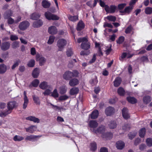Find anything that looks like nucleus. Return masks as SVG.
<instances>
[{"instance_id": "obj_61", "label": "nucleus", "mask_w": 152, "mask_h": 152, "mask_svg": "<svg viewBox=\"0 0 152 152\" xmlns=\"http://www.w3.org/2000/svg\"><path fill=\"white\" fill-rule=\"evenodd\" d=\"M50 105L53 107H54L55 108L54 109V110H58L60 111V112L61 111V110H63L64 109L65 110V109H64L63 107H59L56 105H55L52 103H50Z\"/></svg>"}, {"instance_id": "obj_17", "label": "nucleus", "mask_w": 152, "mask_h": 152, "mask_svg": "<svg viewBox=\"0 0 152 152\" xmlns=\"http://www.w3.org/2000/svg\"><path fill=\"white\" fill-rule=\"evenodd\" d=\"M133 7L132 6H128L125 8L124 10L119 11L120 13H124L129 14L133 9Z\"/></svg>"}, {"instance_id": "obj_47", "label": "nucleus", "mask_w": 152, "mask_h": 152, "mask_svg": "<svg viewBox=\"0 0 152 152\" xmlns=\"http://www.w3.org/2000/svg\"><path fill=\"white\" fill-rule=\"evenodd\" d=\"M37 137L33 135H30L27 136L25 138L26 140L31 141V140L36 139Z\"/></svg>"}, {"instance_id": "obj_48", "label": "nucleus", "mask_w": 152, "mask_h": 152, "mask_svg": "<svg viewBox=\"0 0 152 152\" xmlns=\"http://www.w3.org/2000/svg\"><path fill=\"white\" fill-rule=\"evenodd\" d=\"M39 61L40 66H42L44 65L46 59L44 57H42L39 58Z\"/></svg>"}, {"instance_id": "obj_39", "label": "nucleus", "mask_w": 152, "mask_h": 152, "mask_svg": "<svg viewBox=\"0 0 152 152\" xmlns=\"http://www.w3.org/2000/svg\"><path fill=\"white\" fill-rule=\"evenodd\" d=\"M10 113V112H9L7 110L1 112L0 113V117H4L8 114Z\"/></svg>"}, {"instance_id": "obj_33", "label": "nucleus", "mask_w": 152, "mask_h": 152, "mask_svg": "<svg viewBox=\"0 0 152 152\" xmlns=\"http://www.w3.org/2000/svg\"><path fill=\"white\" fill-rule=\"evenodd\" d=\"M39 74L38 69L37 68H35L32 72V76L34 78H36L38 77Z\"/></svg>"}, {"instance_id": "obj_23", "label": "nucleus", "mask_w": 152, "mask_h": 152, "mask_svg": "<svg viewBox=\"0 0 152 152\" xmlns=\"http://www.w3.org/2000/svg\"><path fill=\"white\" fill-rule=\"evenodd\" d=\"M25 129L26 132L32 133L36 130L37 127L35 126L32 125Z\"/></svg>"}, {"instance_id": "obj_27", "label": "nucleus", "mask_w": 152, "mask_h": 152, "mask_svg": "<svg viewBox=\"0 0 152 152\" xmlns=\"http://www.w3.org/2000/svg\"><path fill=\"white\" fill-rule=\"evenodd\" d=\"M7 70L6 65L4 64L0 65V74H3L5 73Z\"/></svg>"}, {"instance_id": "obj_13", "label": "nucleus", "mask_w": 152, "mask_h": 152, "mask_svg": "<svg viewBox=\"0 0 152 152\" xmlns=\"http://www.w3.org/2000/svg\"><path fill=\"white\" fill-rule=\"evenodd\" d=\"M117 9V7L115 5H110V7L107 9V11H106L107 12H109L110 13H115Z\"/></svg>"}, {"instance_id": "obj_41", "label": "nucleus", "mask_w": 152, "mask_h": 152, "mask_svg": "<svg viewBox=\"0 0 152 152\" xmlns=\"http://www.w3.org/2000/svg\"><path fill=\"white\" fill-rule=\"evenodd\" d=\"M13 139L15 141H20L24 139V137H23L16 135L14 137Z\"/></svg>"}, {"instance_id": "obj_53", "label": "nucleus", "mask_w": 152, "mask_h": 152, "mask_svg": "<svg viewBox=\"0 0 152 152\" xmlns=\"http://www.w3.org/2000/svg\"><path fill=\"white\" fill-rule=\"evenodd\" d=\"M77 62L76 59H73L71 60L68 64V66L69 67H72L73 66L75 63Z\"/></svg>"}, {"instance_id": "obj_29", "label": "nucleus", "mask_w": 152, "mask_h": 152, "mask_svg": "<svg viewBox=\"0 0 152 152\" xmlns=\"http://www.w3.org/2000/svg\"><path fill=\"white\" fill-rule=\"evenodd\" d=\"M42 4L43 7L45 8H49L51 5L50 2L45 0L42 1Z\"/></svg>"}, {"instance_id": "obj_52", "label": "nucleus", "mask_w": 152, "mask_h": 152, "mask_svg": "<svg viewBox=\"0 0 152 152\" xmlns=\"http://www.w3.org/2000/svg\"><path fill=\"white\" fill-rule=\"evenodd\" d=\"M20 62V60L19 59H18L16 61H14V63L12 67V69H14L16 67L18 66Z\"/></svg>"}, {"instance_id": "obj_44", "label": "nucleus", "mask_w": 152, "mask_h": 152, "mask_svg": "<svg viewBox=\"0 0 152 152\" xmlns=\"http://www.w3.org/2000/svg\"><path fill=\"white\" fill-rule=\"evenodd\" d=\"M35 61L34 59H31L27 64L28 66L29 67H33L35 65Z\"/></svg>"}, {"instance_id": "obj_12", "label": "nucleus", "mask_w": 152, "mask_h": 152, "mask_svg": "<svg viewBox=\"0 0 152 152\" xmlns=\"http://www.w3.org/2000/svg\"><path fill=\"white\" fill-rule=\"evenodd\" d=\"M85 27V24L82 20H80L78 23L76 28L77 31H80L83 29Z\"/></svg>"}, {"instance_id": "obj_6", "label": "nucleus", "mask_w": 152, "mask_h": 152, "mask_svg": "<svg viewBox=\"0 0 152 152\" xmlns=\"http://www.w3.org/2000/svg\"><path fill=\"white\" fill-rule=\"evenodd\" d=\"M105 127L104 126L101 125L98 127L96 129L94 130V132L95 133H99L103 134L105 131Z\"/></svg>"}, {"instance_id": "obj_32", "label": "nucleus", "mask_w": 152, "mask_h": 152, "mask_svg": "<svg viewBox=\"0 0 152 152\" xmlns=\"http://www.w3.org/2000/svg\"><path fill=\"white\" fill-rule=\"evenodd\" d=\"M118 94L121 96H124L125 94V91L123 88L119 87L117 90Z\"/></svg>"}, {"instance_id": "obj_26", "label": "nucleus", "mask_w": 152, "mask_h": 152, "mask_svg": "<svg viewBox=\"0 0 152 152\" xmlns=\"http://www.w3.org/2000/svg\"><path fill=\"white\" fill-rule=\"evenodd\" d=\"M39 88L43 90L46 89L48 87V83L45 81H43L40 83L39 86Z\"/></svg>"}, {"instance_id": "obj_56", "label": "nucleus", "mask_w": 152, "mask_h": 152, "mask_svg": "<svg viewBox=\"0 0 152 152\" xmlns=\"http://www.w3.org/2000/svg\"><path fill=\"white\" fill-rule=\"evenodd\" d=\"M104 135L105 136L106 138L109 139H111L113 137V134L111 132H107L105 133Z\"/></svg>"}, {"instance_id": "obj_38", "label": "nucleus", "mask_w": 152, "mask_h": 152, "mask_svg": "<svg viewBox=\"0 0 152 152\" xmlns=\"http://www.w3.org/2000/svg\"><path fill=\"white\" fill-rule=\"evenodd\" d=\"M117 124L116 121H111L109 124L110 128L111 129H114L117 126Z\"/></svg>"}, {"instance_id": "obj_49", "label": "nucleus", "mask_w": 152, "mask_h": 152, "mask_svg": "<svg viewBox=\"0 0 152 152\" xmlns=\"http://www.w3.org/2000/svg\"><path fill=\"white\" fill-rule=\"evenodd\" d=\"M136 134L137 132H130L128 134L129 138L131 140H132Z\"/></svg>"}, {"instance_id": "obj_42", "label": "nucleus", "mask_w": 152, "mask_h": 152, "mask_svg": "<svg viewBox=\"0 0 152 152\" xmlns=\"http://www.w3.org/2000/svg\"><path fill=\"white\" fill-rule=\"evenodd\" d=\"M145 12L147 15H150L152 13V8L150 7H146L145 10Z\"/></svg>"}, {"instance_id": "obj_8", "label": "nucleus", "mask_w": 152, "mask_h": 152, "mask_svg": "<svg viewBox=\"0 0 152 152\" xmlns=\"http://www.w3.org/2000/svg\"><path fill=\"white\" fill-rule=\"evenodd\" d=\"M10 46V44L9 42H5L2 43L1 48L2 50L5 51L9 49Z\"/></svg>"}, {"instance_id": "obj_55", "label": "nucleus", "mask_w": 152, "mask_h": 152, "mask_svg": "<svg viewBox=\"0 0 152 152\" xmlns=\"http://www.w3.org/2000/svg\"><path fill=\"white\" fill-rule=\"evenodd\" d=\"M146 144L149 147L152 146V139L151 138H147L146 141Z\"/></svg>"}, {"instance_id": "obj_64", "label": "nucleus", "mask_w": 152, "mask_h": 152, "mask_svg": "<svg viewBox=\"0 0 152 152\" xmlns=\"http://www.w3.org/2000/svg\"><path fill=\"white\" fill-rule=\"evenodd\" d=\"M132 30V27L131 26H128L126 28L125 31V33L126 34H129L130 33Z\"/></svg>"}, {"instance_id": "obj_22", "label": "nucleus", "mask_w": 152, "mask_h": 152, "mask_svg": "<svg viewBox=\"0 0 152 152\" xmlns=\"http://www.w3.org/2000/svg\"><path fill=\"white\" fill-rule=\"evenodd\" d=\"M12 12L10 10H8L6 11L4 14V19H6L10 18L12 16Z\"/></svg>"}, {"instance_id": "obj_21", "label": "nucleus", "mask_w": 152, "mask_h": 152, "mask_svg": "<svg viewBox=\"0 0 152 152\" xmlns=\"http://www.w3.org/2000/svg\"><path fill=\"white\" fill-rule=\"evenodd\" d=\"M79 89L77 87H73L70 90L69 94L71 95H75L77 94L79 92Z\"/></svg>"}, {"instance_id": "obj_46", "label": "nucleus", "mask_w": 152, "mask_h": 152, "mask_svg": "<svg viewBox=\"0 0 152 152\" xmlns=\"http://www.w3.org/2000/svg\"><path fill=\"white\" fill-rule=\"evenodd\" d=\"M39 83V80L38 79H35L32 81L31 84L33 87H37L38 86Z\"/></svg>"}, {"instance_id": "obj_50", "label": "nucleus", "mask_w": 152, "mask_h": 152, "mask_svg": "<svg viewBox=\"0 0 152 152\" xmlns=\"http://www.w3.org/2000/svg\"><path fill=\"white\" fill-rule=\"evenodd\" d=\"M51 96L55 98H57L58 97L59 94L56 89H55L54 90Z\"/></svg>"}, {"instance_id": "obj_58", "label": "nucleus", "mask_w": 152, "mask_h": 152, "mask_svg": "<svg viewBox=\"0 0 152 152\" xmlns=\"http://www.w3.org/2000/svg\"><path fill=\"white\" fill-rule=\"evenodd\" d=\"M19 44L18 42L15 41L13 42L12 44V47L13 49H15L19 47Z\"/></svg>"}, {"instance_id": "obj_59", "label": "nucleus", "mask_w": 152, "mask_h": 152, "mask_svg": "<svg viewBox=\"0 0 152 152\" xmlns=\"http://www.w3.org/2000/svg\"><path fill=\"white\" fill-rule=\"evenodd\" d=\"M69 98V97L66 95L60 96L58 99L60 101H65L68 99Z\"/></svg>"}, {"instance_id": "obj_14", "label": "nucleus", "mask_w": 152, "mask_h": 152, "mask_svg": "<svg viewBox=\"0 0 152 152\" xmlns=\"http://www.w3.org/2000/svg\"><path fill=\"white\" fill-rule=\"evenodd\" d=\"M57 29L56 27L54 26H50L48 29V32L50 34H57Z\"/></svg>"}, {"instance_id": "obj_20", "label": "nucleus", "mask_w": 152, "mask_h": 152, "mask_svg": "<svg viewBox=\"0 0 152 152\" xmlns=\"http://www.w3.org/2000/svg\"><path fill=\"white\" fill-rule=\"evenodd\" d=\"M128 102L132 104H135L137 102V101L136 98L134 97L128 96L126 98Z\"/></svg>"}, {"instance_id": "obj_45", "label": "nucleus", "mask_w": 152, "mask_h": 152, "mask_svg": "<svg viewBox=\"0 0 152 152\" xmlns=\"http://www.w3.org/2000/svg\"><path fill=\"white\" fill-rule=\"evenodd\" d=\"M107 19L109 21L115 22L116 19V17L114 16L109 15L107 16Z\"/></svg>"}, {"instance_id": "obj_18", "label": "nucleus", "mask_w": 152, "mask_h": 152, "mask_svg": "<svg viewBox=\"0 0 152 152\" xmlns=\"http://www.w3.org/2000/svg\"><path fill=\"white\" fill-rule=\"evenodd\" d=\"M116 145L117 149L121 150L124 147L125 143L121 141H119L116 142Z\"/></svg>"}, {"instance_id": "obj_36", "label": "nucleus", "mask_w": 152, "mask_h": 152, "mask_svg": "<svg viewBox=\"0 0 152 152\" xmlns=\"http://www.w3.org/2000/svg\"><path fill=\"white\" fill-rule=\"evenodd\" d=\"M59 93L61 94H65L67 91V88L66 86H62L60 87Z\"/></svg>"}, {"instance_id": "obj_3", "label": "nucleus", "mask_w": 152, "mask_h": 152, "mask_svg": "<svg viewBox=\"0 0 152 152\" xmlns=\"http://www.w3.org/2000/svg\"><path fill=\"white\" fill-rule=\"evenodd\" d=\"M67 44L66 41L63 39H59L57 42V46L59 48V51H61Z\"/></svg>"}, {"instance_id": "obj_10", "label": "nucleus", "mask_w": 152, "mask_h": 152, "mask_svg": "<svg viewBox=\"0 0 152 152\" xmlns=\"http://www.w3.org/2000/svg\"><path fill=\"white\" fill-rule=\"evenodd\" d=\"M99 115V111L97 110H94L91 114L89 115V117H90L91 119H95L98 117Z\"/></svg>"}, {"instance_id": "obj_57", "label": "nucleus", "mask_w": 152, "mask_h": 152, "mask_svg": "<svg viewBox=\"0 0 152 152\" xmlns=\"http://www.w3.org/2000/svg\"><path fill=\"white\" fill-rule=\"evenodd\" d=\"M88 40L85 37L79 38L78 39L77 42L78 43H80L81 42H88Z\"/></svg>"}, {"instance_id": "obj_51", "label": "nucleus", "mask_w": 152, "mask_h": 152, "mask_svg": "<svg viewBox=\"0 0 152 152\" xmlns=\"http://www.w3.org/2000/svg\"><path fill=\"white\" fill-rule=\"evenodd\" d=\"M126 3H121L118 4L117 7L118 9L119 10V11L121 10H123L125 7L126 6Z\"/></svg>"}, {"instance_id": "obj_54", "label": "nucleus", "mask_w": 152, "mask_h": 152, "mask_svg": "<svg viewBox=\"0 0 152 152\" xmlns=\"http://www.w3.org/2000/svg\"><path fill=\"white\" fill-rule=\"evenodd\" d=\"M55 37L53 36H50L49 37L48 43L49 44H51L54 42Z\"/></svg>"}, {"instance_id": "obj_28", "label": "nucleus", "mask_w": 152, "mask_h": 152, "mask_svg": "<svg viewBox=\"0 0 152 152\" xmlns=\"http://www.w3.org/2000/svg\"><path fill=\"white\" fill-rule=\"evenodd\" d=\"M90 149L92 151H95L97 149V144L95 142H93L90 143Z\"/></svg>"}, {"instance_id": "obj_9", "label": "nucleus", "mask_w": 152, "mask_h": 152, "mask_svg": "<svg viewBox=\"0 0 152 152\" xmlns=\"http://www.w3.org/2000/svg\"><path fill=\"white\" fill-rule=\"evenodd\" d=\"M88 125L90 128H93L94 132V130L98 126V124L96 121L92 120L89 121Z\"/></svg>"}, {"instance_id": "obj_4", "label": "nucleus", "mask_w": 152, "mask_h": 152, "mask_svg": "<svg viewBox=\"0 0 152 152\" xmlns=\"http://www.w3.org/2000/svg\"><path fill=\"white\" fill-rule=\"evenodd\" d=\"M17 103L16 101H12L9 102L7 103V110L10 113L12 112V110L17 107Z\"/></svg>"}, {"instance_id": "obj_16", "label": "nucleus", "mask_w": 152, "mask_h": 152, "mask_svg": "<svg viewBox=\"0 0 152 152\" xmlns=\"http://www.w3.org/2000/svg\"><path fill=\"white\" fill-rule=\"evenodd\" d=\"M79 80L77 78H73L70 80L69 84L71 86L74 87L79 84Z\"/></svg>"}, {"instance_id": "obj_19", "label": "nucleus", "mask_w": 152, "mask_h": 152, "mask_svg": "<svg viewBox=\"0 0 152 152\" xmlns=\"http://www.w3.org/2000/svg\"><path fill=\"white\" fill-rule=\"evenodd\" d=\"M26 119L27 120L33 121L34 123H39L40 121L38 118L32 116H30L26 118Z\"/></svg>"}, {"instance_id": "obj_35", "label": "nucleus", "mask_w": 152, "mask_h": 152, "mask_svg": "<svg viewBox=\"0 0 152 152\" xmlns=\"http://www.w3.org/2000/svg\"><path fill=\"white\" fill-rule=\"evenodd\" d=\"M32 97L33 100L35 103L37 105H40V101L38 96L34 95L32 96Z\"/></svg>"}, {"instance_id": "obj_1", "label": "nucleus", "mask_w": 152, "mask_h": 152, "mask_svg": "<svg viewBox=\"0 0 152 152\" xmlns=\"http://www.w3.org/2000/svg\"><path fill=\"white\" fill-rule=\"evenodd\" d=\"M79 73L76 70H73L72 72L69 71H66L63 75V78L66 80H69L73 77H77Z\"/></svg>"}, {"instance_id": "obj_5", "label": "nucleus", "mask_w": 152, "mask_h": 152, "mask_svg": "<svg viewBox=\"0 0 152 152\" xmlns=\"http://www.w3.org/2000/svg\"><path fill=\"white\" fill-rule=\"evenodd\" d=\"M29 23L27 21H23L21 22L19 24L18 27L21 30L24 31L29 26Z\"/></svg>"}, {"instance_id": "obj_2", "label": "nucleus", "mask_w": 152, "mask_h": 152, "mask_svg": "<svg viewBox=\"0 0 152 152\" xmlns=\"http://www.w3.org/2000/svg\"><path fill=\"white\" fill-rule=\"evenodd\" d=\"M46 18L49 20H58L59 18L56 15L52 14L49 12H46L45 13Z\"/></svg>"}, {"instance_id": "obj_15", "label": "nucleus", "mask_w": 152, "mask_h": 152, "mask_svg": "<svg viewBox=\"0 0 152 152\" xmlns=\"http://www.w3.org/2000/svg\"><path fill=\"white\" fill-rule=\"evenodd\" d=\"M91 45L89 42H82L81 45V47L82 49L84 50H88L90 48Z\"/></svg>"}, {"instance_id": "obj_62", "label": "nucleus", "mask_w": 152, "mask_h": 152, "mask_svg": "<svg viewBox=\"0 0 152 152\" xmlns=\"http://www.w3.org/2000/svg\"><path fill=\"white\" fill-rule=\"evenodd\" d=\"M98 82L97 79V77H96V79H92L89 81L90 83L92 85L94 86Z\"/></svg>"}, {"instance_id": "obj_37", "label": "nucleus", "mask_w": 152, "mask_h": 152, "mask_svg": "<svg viewBox=\"0 0 152 152\" xmlns=\"http://www.w3.org/2000/svg\"><path fill=\"white\" fill-rule=\"evenodd\" d=\"M99 5L102 7H104V10L106 11H107V9L109 8V6L105 4V3L102 0H99Z\"/></svg>"}, {"instance_id": "obj_60", "label": "nucleus", "mask_w": 152, "mask_h": 152, "mask_svg": "<svg viewBox=\"0 0 152 152\" xmlns=\"http://www.w3.org/2000/svg\"><path fill=\"white\" fill-rule=\"evenodd\" d=\"M73 54V52L71 48L68 49L66 51V54L68 57H71Z\"/></svg>"}, {"instance_id": "obj_40", "label": "nucleus", "mask_w": 152, "mask_h": 152, "mask_svg": "<svg viewBox=\"0 0 152 152\" xmlns=\"http://www.w3.org/2000/svg\"><path fill=\"white\" fill-rule=\"evenodd\" d=\"M68 19L70 21L75 22L78 20L77 16H71L69 15L68 17Z\"/></svg>"}, {"instance_id": "obj_11", "label": "nucleus", "mask_w": 152, "mask_h": 152, "mask_svg": "<svg viewBox=\"0 0 152 152\" xmlns=\"http://www.w3.org/2000/svg\"><path fill=\"white\" fill-rule=\"evenodd\" d=\"M114 113V108L112 107H108L106 108L105 110V113L107 116H110Z\"/></svg>"}, {"instance_id": "obj_34", "label": "nucleus", "mask_w": 152, "mask_h": 152, "mask_svg": "<svg viewBox=\"0 0 152 152\" xmlns=\"http://www.w3.org/2000/svg\"><path fill=\"white\" fill-rule=\"evenodd\" d=\"M40 15L38 13H32L31 17V18L33 20H36L40 18Z\"/></svg>"}, {"instance_id": "obj_31", "label": "nucleus", "mask_w": 152, "mask_h": 152, "mask_svg": "<svg viewBox=\"0 0 152 152\" xmlns=\"http://www.w3.org/2000/svg\"><path fill=\"white\" fill-rule=\"evenodd\" d=\"M151 96H146L143 97V101L144 104H147L151 101Z\"/></svg>"}, {"instance_id": "obj_43", "label": "nucleus", "mask_w": 152, "mask_h": 152, "mask_svg": "<svg viewBox=\"0 0 152 152\" xmlns=\"http://www.w3.org/2000/svg\"><path fill=\"white\" fill-rule=\"evenodd\" d=\"M125 40L124 37V36H121L120 37L118 40H116L117 44H122Z\"/></svg>"}, {"instance_id": "obj_25", "label": "nucleus", "mask_w": 152, "mask_h": 152, "mask_svg": "<svg viewBox=\"0 0 152 152\" xmlns=\"http://www.w3.org/2000/svg\"><path fill=\"white\" fill-rule=\"evenodd\" d=\"M43 24L42 21L39 20L37 21L34 22L33 23V26L34 28H38L41 26Z\"/></svg>"}, {"instance_id": "obj_7", "label": "nucleus", "mask_w": 152, "mask_h": 152, "mask_svg": "<svg viewBox=\"0 0 152 152\" xmlns=\"http://www.w3.org/2000/svg\"><path fill=\"white\" fill-rule=\"evenodd\" d=\"M122 115L123 117L126 120H127L130 118V116L128 113V110L125 107H124L122 110Z\"/></svg>"}, {"instance_id": "obj_63", "label": "nucleus", "mask_w": 152, "mask_h": 152, "mask_svg": "<svg viewBox=\"0 0 152 152\" xmlns=\"http://www.w3.org/2000/svg\"><path fill=\"white\" fill-rule=\"evenodd\" d=\"M127 53L126 52H124L122 53L121 56L119 57V60L122 61L124 59L127 57Z\"/></svg>"}, {"instance_id": "obj_30", "label": "nucleus", "mask_w": 152, "mask_h": 152, "mask_svg": "<svg viewBox=\"0 0 152 152\" xmlns=\"http://www.w3.org/2000/svg\"><path fill=\"white\" fill-rule=\"evenodd\" d=\"M146 130L145 128H142L141 129L139 132V135L140 137L142 138L144 137L146 133Z\"/></svg>"}, {"instance_id": "obj_24", "label": "nucleus", "mask_w": 152, "mask_h": 152, "mask_svg": "<svg viewBox=\"0 0 152 152\" xmlns=\"http://www.w3.org/2000/svg\"><path fill=\"white\" fill-rule=\"evenodd\" d=\"M122 81L121 79L119 77H117L114 81V86L115 87L119 86Z\"/></svg>"}]
</instances>
